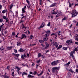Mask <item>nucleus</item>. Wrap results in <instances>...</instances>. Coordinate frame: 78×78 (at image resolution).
I'll use <instances>...</instances> for the list:
<instances>
[{
  "mask_svg": "<svg viewBox=\"0 0 78 78\" xmlns=\"http://www.w3.org/2000/svg\"><path fill=\"white\" fill-rule=\"evenodd\" d=\"M70 64V62H68V63L65 64L64 65L65 67H68L69 66V64Z\"/></svg>",
  "mask_w": 78,
  "mask_h": 78,
  "instance_id": "8",
  "label": "nucleus"
},
{
  "mask_svg": "<svg viewBox=\"0 0 78 78\" xmlns=\"http://www.w3.org/2000/svg\"><path fill=\"white\" fill-rule=\"evenodd\" d=\"M6 11H7V10H3L2 11V13H3V14H4V13H5V12H6Z\"/></svg>",
  "mask_w": 78,
  "mask_h": 78,
  "instance_id": "36",
  "label": "nucleus"
},
{
  "mask_svg": "<svg viewBox=\"0 0 78 78\" xmlns=\"http://www.w3.org/2000/svg\"><path fill=\"white\" fill-rule=\"evenodd\" d=\"M23 28H27V27H25V26H24V25H23Z\"/></svg>",
  "mask_w": 78,
  "mask_h": 78,
  "instance_id": "46",
  "label": "nucleus"
},
{
  "mask_svg": "<svg viewBox=\"0 0 78 78\" xmlns=\"http://www.w3.org/2000/svg\"><path fill=\"white\" fill-rule=\"evenodd\" d=\"M24 57V58H27V55H26V54H25V53L23 55H22L21 58H22V59H25Z\"/></svg>",
  "mask_w": 78,
  "mask_h": 78,
  "instance_id": "12",
  "label": "nucleus"
},
{
  "mask_svg": "<svg viewBox=\"0 0 78 78\" xmlns=\"http://www.w3.org/2000/svg\"><path fill=\"white\" fill-rule=\"evenodd\" d=\"M12 34L13 36H15L16 35V33L15 32H13L12 33Z\"/></svg>",
  "mask_w": 78,
  "mask_h": 78,
  "instance_id": "35",
  "label": "nucleus"
},
{
  "mask_svg": "<svg viewBox=\"0 0 78 78\" xmlns=\"http://www.w3.org/2000/svg\"><path fill=\"white\" fill-rule=\"evenodd\" d=\"M39 41L40 43H41V44H43V43H44V41L43 40H39Z\"/></svg>",
  "mask_w": 78,
  "mask_h": 78,
  "instance_id": "19",
  "label": "nucleus"
},
{
  "mask_svg": "<svg viewBox=\"0 0 78 78\" xmlns=\"http://www.w3.org/2000/svg\"><path fill=\"white\" fill-rule=\"evenodd\" d=\"M40 62H41V60H38L36 62L37 64H39V63Z\"/></svg>",
  "mask_w": 78,
  "mask_h": 78,
  "instance_id": "38",
  "label": "nucleus"
},
{
  "mask_svg": "<svg viewBox=\"0 0 78 78\" xmlns=\"http://www.w3.org/2000/svg\"><path fill=\"white\" fill-rule=\"evenodd\" d=\"M3 22V19H2L0 18V22Z\"/></svg>",
  "mask_w": 78,
  "mask_h": 78,
  "instance_id": "44",
  "label": "nucleus"
},
{
  "mask_svg": "<svg viewBox=\"0 0 78 78\" xmlns=\"http://www.w3.org/2000/svg\"><path fill=\"white\" fill-rule=\"evenodd\" d=\"M16 68L17 70H20L21 69L20 68H19L17 66H16Z\"/></svg>",
  "mask_w": 78,
  "mask_h": 78,
  "instance_id": "33",
  "label": "nucleus"
},
{
  "mask_svg": "<svg viewBox=\"0 0 78 78\" xmlns=\"http://www.w3.org/2000/svg\"><path fill=\"white\" fill-rule=\"evenodd\" d=\"M55 9H54L52 11V12H51L52 14H57L58 13V11H57L56 12H55Z\"/></svg>",
  "mask_w": 78,
  "mask_h": 78,
  "instance_id": "7",
  "label": "nucleus"
},
{
  "mask_svg": "<svg viewBox=\"0 0 78 78\" xmlns=\"http://www.w3.org/2000/svg\"><path fill=\"white\" fill-rule=\"evenodd\" d=\"M21 44V43L20 42H17V46H19L20 45V44Z\"/></svg>",
  "mask_w": 78,
  "mask_h": 78,
  "instance_id": "20",
  "label": "nucleus"
},
{
  "mask_svg": "<svg viewBox=\"0 0 78 78\" xmlns=\"http://www.w3.org/2000/svg\"><path fill=\"white\" fill-rule=\"evenodd\" d=\"M45 26V23H43L41 25V26H40V27H39L38 28L40 29V28H41L44 27Z\"/></svg>",
  "mask_w": 78,
  "mask_h": 78,
  "instance_id": "6",
  "label": "nucleus"
},
{
  "mask_svg": "<svg viewBox=\"0 0 78 78\" xmlns=\"http://www.w3.org/2000/svg\"><path fill=\"white\" fill-rule=\"evenodd\" d=\"M62 47V45H60L59 46V48H61Z\"/></svg>",
  "mask_w": 78,
  "mask_h": 78,
  "instance_id": "37",
  "label": "nucleus"
},
{
  "mask_svg": "<svg viewBox=\"0 0 78 78\" xmlns=\"http://www.w3.org/2000/svg\"><path fill=\"white\" fill-rule=\"evenodd\" d=\"M75 44H77V45H78V42H75Z\"/></svg>",
  "mask_w": 78,
  "mask_h": 78,
  "instance_id": "64",
  "label": "nucleus"
},
{
  "mask_svg": "<svg viewBox=\"0 0 78 78\" xmlns=\"http://www.w3.org/2000/svg\"><path fill=\"white\" fill-rule=\"evenodd\" d=\"M18 74H19V75H20V74H21V72H18Z\"/></svg>",
  "mask_w": 78,
  "mask_h": 78,
  "instance_id": "53",
  "label": "nucleus"
},
{
  "mask_svg": "<svg viewBox=\"0 0 78 78\" xmlns=\"http://www.w3.org/2000/svg\"><path fill=\"white\" fill-rule=\"evenodd\" d=\"M12 75L13 76H14V72L12 73Z\"/></svg>",
  "mask_w": 78,
  "mask_h": 78,
  "instance_id": "41",
  "label": "nucleus"
},
{
  "mask_svg": "<svg viewBox=\"0 0 78 78\" xmlns=\"http://www.w3.org/2000/svg\"><path fill=\"white\" fill-rule=\"evenodd\" d=\"M3 19H6V16H3Z\"/></svg>",
  "mask_w": 78,
  "mask_h": 78,
  "instance_id": "50",
  "label": "nucleus"
},
{
  "mask_svg": "<svg viewBox=\"0 0 78 78\" xmlns=\"http://www.w3.org/2000/svg\"><path fill=\"white\" fill-rule=\"evenodd\" d=\"M42 56V55L41 54V53H39L38 54V58H40L41 56Z\"/></svg>",
  "mask_w": 78,
  "mask_h": 78,
  "instance_id": "25",
  "label": "nucleus"
},
{
  "mask_svg": "<svg viewBox=\"0 0 78 78\" xmlns=\"http://www.w3.org/2000/svg\"><path fill=\"white\" fill-rule=\"evenodd\" d=\"M69 72H72V73H73V71H72V69H70L69 70Z\"/></svg>",
  "mask_w": 78,
  "mask_h": 78,
  "instance_id": "42",
  "label": "nucleus"
},
{
  "mask_svg": "<svg viewBox=\"0 0 78 78\" xmlns=\"http://www.w3.org/2000/svg\"><path fill=\"white\" fill-rule=\"evenodd\" d=\"M1 77L2 78H5V75H2Z\"/></svg>",
  "mask_w": 78,
  "mask_h": 78,
  "instance_id": "40",
  "label": "nucleus"
},
{
  "mask_svg": "<svg viewBox=\"0 0 78 78\" xmlns=\"http://www.w3.org/2000/svg\"><path fill=\"white\" fill-rule=\"evenodd\" d=\"M4 50V48H3V46H2L0 47V50L2 51H3V50Z\"/></svg>",
  "mask_w": 78,
  "mask_h": 78,
  "instance_id": "16",
  "label": "nucleus"
},
{
  "mask_svg": "<svg viewBox=\"0 0 78 78\" xmlns=\"http://www.w3.org/2000/svg\"><path fill=\"white\" fill-rule=\"evenodd\" d=\"M30 39H33V35H30Z\"/></svg>",
  "mask_w": 78,
  "mask_h": 78,
  "instance_id": "43",
  "label": "nucleus"
},
{
  "mask_svg": "<svg viewBox=\"0 0 78 78\" xmlns=\"http://www.w3.org/2000/svg\"><path fill=\"white\" fill-rule=\"evenodd\" d=\"M13 6V5H12L10 6V9H12V7Z\"/></svg>",
  "mask_w": 78,
  "mask_h": 78,
  "instance_id": "47",
  "label": "nucleus"
},
{
  "mask_svg": "<svg viewBox=\"0 0 78 78\" xmlns=\"http://www.w3.org/2000/svg\"><path fill=\"white\" fill-rule=\"evenodd\" d=\"M27 57H29L30 56V55H29V54L28 53H27Z\"/></svg>",
  "mask_w": 78,
  "mask_h": 78,
  "instance_id": "56",
  "label": "nucleus"
},
{
  "mask_svg": "<svg viewBox=\"0 0 78 78\" xmlns=\"http://www.w3.org/2000/svg\"><path fill=\"white\" fill-rule=\"evenodd\" d=\"M56 5V3H53L50 6V7H53L54 6H55Z\"/></svg>",
  "mask_w": 78,
  "mask_h": 78,
  "instance_id": "13",
  "label": "nucleus"
},
{
  "mask_svg": "<svg viewBox=\"0 0 78 78\" xmlns=\"http://www.w3.org/2000/svg\"><path fill=\"white\" fill-rule=\"evenodd\" d=\"M58 61H58V60L55 61L51 63V65H52V66H56L57 64H58Z\"/></svg>",
  "mask_w": 78,
  "mask_h": 78,
  "instance_id": "4",
  "label": "nucleus"
},
{
  "mask_svg": "<svg viewBox=\"0 0 78 78\" xmlns=\"http://www.w3.org/2000/svg\"><path fill=\"white\" fill-rule=\"evenodd\" d=\"M76 72L78 73V69H76Z\"/></svg>",
  "mask_w": 78,
  "mask_h": 78,
  "instance_id": "57",
  "label": "nucleus"
},
{
  "mask_svg": "<svg viewBox=\"0 0 78 78\" xmlns=\"http://www.w3.org/2000/svg\"><path fill=\"white\" fill-rule=\"evenodd\" d=\"M45 32L46 34L44 35V36H45V37H48L49 36V35L51 34L50 33V30L47 31H45Z\"/></svg>",
  "mask_w": 78,
  "mask_h": 78,
  "instance_id": "3",
  "label": "nucleus"
},
{
  "mask_svg": "<svg viewBox=\"0 0 78 78\" xmlns=\"http://www.w3.org/2000/svg\"><path fill=\"white\" fill-rule=\"evenodd\" d=\"M26 2L27 3L28 5H30V1L28 0H26Z\"/></svg>",
  "mask_w": 78,
  "mask_h": 78,
  "instance_id": "28",
  "label": "nucleus"
},
{
  "mask_svg": "<svg viewBox=\"0 0 78 78\" xmlns=\"http://www.w3.org/2000/svg\"><path fill=\"white\" fill-rule=\"evenodd\" d=\"M70 56L71 57H72L73 58L74 57L73 54V51H72L71 53H70Z\"/></svg>",
  "mask_w": 78,
  "mask_h": 78,
  "instance_id": "14",
  "label": "nucleus"
},
{
  "mask_svg": "<svg viewBox=\"0 0 78 78\" xmlns=\"http://www.w3.org/2000/svg\"><path fill=\"white\" fill-rule=\"evenodd\" d=\"M13 55H15V56H16L17 58L19 57V56H20V55L18 54H13Z\"/></svg>",
  "mask_w": 78,
  "mask_h": 78,
  "instance_id": "21",
  "label": "nucleus"
},
{
  "mask_svg": "<svg viewBox=\"0 0 78 78\" xmlns=\"http://www.w3.org/2000/svg\"><path fill=\"white\" fill-rule=\"evenodd\" d=\"M9 68H10V67L9 66H7L6 68V69H7V70H9Z\"/></svg>",
  "mask_w": 78,
  "mask_h": 78,
  "instance_id": "39",
  "label": "nucleus"
},
{
  "mask_svg": "<svg viewBox=\"0 0 78 78\" xmlns=\"http://www.w3.org/2000/svg\"><path fill=\"white\" fill-rule=\"evenodd\" d=\"M48 47H49V44L47 43H46V46L44 48H42V50H45V49H48Z\"/></svg>",
  "mask_w": 78,
  "mask_h": 78,
  "instance_id": "5",
  "label": "nucleus"
},
{
  "mask_svg": "<svg viewBox=\"0 0 78 78\" xmlns=\"http://www.w3.org/2000/svg\"><path fill=\"white\" fill-rule=\"evenodd\" d=\"M26 5H25L24 7V8L23 9H25L26 8Z\"/></svg>",
  "mask_w": 78,
  "mask_h": 78,
  "instance_id": "59",
  "label": "nucleus"
},
{
  "mask_svg": "<svg viewBox=\"0 0 78 78\" xmlns=\"http://www.w3.org/2000/svg\"><path fill=\"white\" fill-rule=\"evenodd\" d=\"M70 74L69 73H68V75H67V76L68 78H70Z\"/></svg>",
  "mask_w": 78,
  "mask_h": 78,
  "instance_id": "27",
  "label": "nucleus"
},
{
  "mask_svg": "<svg viewBox=\"0 0 78 78\" xmlns=\"http://www.w3.org/2000/svg\"><path fill=\"white\" fill-rule=\"evenodd\" d=\"M56 17H59V14L58 13L57 15L56 16Z\"/></svg>",
  "mask_w": 78,
  "mask_h": 78,
  "instance_id": "55",
  "label": "nucleus"
},
{
  "mask_svg": "<svg viewBox=\"0 0 78 78\" xmlns=\"http://www.w3.org/2000/svg\"><path fill=\"white\" fill-rule=\"evenodd\" d=\"M11 71L12 72H14V70L13 69H11Z\"/></svg>",
  "mask_w": 78,
  "mask_h": 78,
  "instance_id": "61",
  "label": "nucleus"
},
{
  "mask_svg": "<svg viewBox=\"0 0 78 78\" xmlns=\"http://www.w3.org/2000/svg\"><path fill=\"white\" fill-rule=\"evenodd\" d=\"M41 46H42L43 47H45V46L44 45L42 44H41Z\"/></svg>",
  "mask_w": 78,
  "mask_h": 78,
  "instance_id": "54",
  "label": "nucleus"
},
{
  "mask_svg": "<svg viewBox=\"0 0 78 78\" xmlns=\"http://www.w3.org/2000/svg\"><path fill=\"white\" fill-rule=\"evenodd\" d=\"M12 46L8 47L7 48V49L9 50H11L12 49Z\"/></svg>",
  "mask_w": 78,
  "mask_h": 78,
  "instance_id": "18",
  "label": "nucleus"
},
{
  "mask_svg": "<svg viewBox=\"0 0 78 78\" xmlns=\"http://www.w3.org/2000/svg\"><path fill=\"white\" fill-rule=\"evenodd\" d=\"M69 7H71L72 6V4H70V3H69Z\"/></svg>",
  "mask_w": 78,
  "mask_h": 78,
  "instance_id": "60",
  "label": "nucleus"
},
{
  "mask_svg": "<svg viewBox=\"0 0 78 78\" xmlns=\"http://www.w3.org/2000/svg\"><path fill=\"white\" fill-rule=\"evenodd\" d=\"M2 2L3 3H5L6 2V1H5V0H3L2 1Z\"/></svg>",
  "mask_w": 78,
  "mask_h": 78,
  "instance_id": "63",
  "label": "nucleus"
},
{
  "mask_svg": "<svg viewBox=\"0 0 78 78\" xmlns=\"http://www.w3.org/2000/svg\"><path fill=\"white\" fill-rule=\"evenodd\" d=\"M63 50H67V47H64L63 48Z\"/></svg>",
  "mask_w": 78,
  "mask_h": 78,
  "instance_id": "32",
  "label": "nucleus"
},
{
  "mask_svg": "<svg viewBox=\"0 0 78 78\" xmlns=\"http://www.w3.org/2000/svg\"><path fill=\"white\" fill-rule=\"evenodd\" d=\"M33 75H38V73H37V72L36 71H34V73H32Z\"/></svg>",
  "mask_w": 78,
  "mask_h": 78,
  "instance_id": "15",
  "label": "nucleus"
},
{
  "mask_svg": "<svg viewBox=\"0 0 78 78\" xmlns=\"http://www.w3.org/2000/svg\"><path fill=\"white\" fill-rule=\"evenodd\" d=\"M72 17H75L76 16L77 14H78V12H76V10H74L72 13Z\"/></svg>",
  "mask_w": 78,
  "mask_h": 78,
  "instance_id": "2",
  "label": "nucleus"
},
{
  "mask_svg": "<svg viewBox=\"0 0 78 78\" xmlns=\"http://www.w3.org/2000/svg\"><path fill=\"white\" fill-rule=\"evenodd\" d=\"M28 78H32V77H34V76H31L30 75H28Z\"/></svg>",
  "mask_w": 78,
  "mask_h": 78,
  "instance_id": "30",
  "label": "nucleus"
},
{
  "mask_svg": "<svg viewBox=\"0 0 78 78\" xmlns=\"http://www.w3.org/2000/svg\"><path fill=\"white\" fill-rule=\"evenodd\" d=\"M52 35H54V36H55L56 37H57V34H54V33H52L51 35V36H52Z\"/></svg>",
  "mask_w": 78,
  "mask_h": 78,
  "instance_id": "26",
  "label": "nucleus"
},
{
  "mask_svg": "<svg viewBox=\"0 0 78 78\" xmlns=\"http://www.w3.org/2000/svg\"><path fill=\"white\" fill-rule=\"evenodd\" d=\"M44 72H43V71H41V73H40V74H41V75H42V73H43Z\"/></svg>",
  "mask_w": 78,
  "mask_h": 78,
  "instance_id": "62",
  "label": "nucleus"
},
{
  "mask_svg": "<svg viewBox=\"0 0 78 78\" xmlns=\"http://www.w3.org/2000/svg\"><path fill=\"white\" fill-rule=\"evenodd\" d=\"M14 51L15 53H17V51L16 49L14 50Z\"/></svg>",
  "mask_w": 78,
  "mask_h": 78,
  "instance_id": "48",
  "label": "nucleus"
},
{
  "mask_svg": "<svg viewBox=\"0 0 78 78\" xmlns=\"http://www.w3.org/2000/svg\"><path fill=\"white\" fill-rule=\"evenodd\" d=\"M55 45L56 47V48L57 49H59V47H58L59 44L58 43H55Z\"/></svg>",
  "mask_w": 78,
  "mask_h": 78,
  "instance_id": "11",
  "label": "nucleus"
},
{
  "mask_svg": "<svg viewBox=\"0 0 78 78\" xmlns=\"http://www.w3.org/2000/svg\"><path fill=\"white\" fill-rule=\"evenodd\" d=\"M9 78V76L7 75H5V78Z\"/></svg>",
  "mask_w": 78,
  "mask_h": 78,
  "instance_id": "52",
  "label": "nucleus"
},
{
  "mask_svg": "<svg viewBox=\"0 0 78 78\" xmlns=\"http://www.w3.org/2000/svg\"><path fill=\"white\" fill-rule=\"evenodd\" d=\"M25 9H22V13H25V11L24 10Z\"/></svg>",
  "mask_w": 78,
  "mask_h": 78,
  "instance_id": "29",
  "label": "nucleus"
},
{
  "mask_svg": "<svg viewBox=\"0 0 78 78\" xmlns=\"http://www.w3.org/2000/svg\"><path fill=\"white\" fill-rule=\"evenodd\" d=\"M48 40V37H45L44 38V41H46L47 40Z\"/></svg>",
  "mask_w": 78,
  "mask_h": 78,
  "instance_id": "17",
  "label": "nucleus"
},
{
  "mask_svg": "<svg viewBox=\"0 0 78 78\" xmlns=\"http://www.w3.org/2000/svg\"><path fill=\"white\" fill-rule=\"evenodd\" d=\"M22 37L21 38V39L22 40L23 38H27V36L25 34H22V35L21 36Z\"/></svg>",
  "mask_w": 78,
  "mask_h": 78,
  "instance_id": "10",
  "label": "nucleus"
},
{
  "mask_svg": "<svg viewBox=\"0 0 78 78\" xmlns=\"http://www.w3.org/2000/svg\"><path fill=\"white\" fill-rule=\"evenodd\" d=\"M5 20H6V21H5L6 22V23H8V17H7V18H6Z\"/></svg>",
  "mask_w": 78,
  "mask_h": 78,
  "instance_id": "51",
  "label": "nucleus"
},
{
  "mask_svg": "<svg viewBox=\"0 0 78 78\" xmlns=\"http://www.w3.org/2000/svg\"><path fill=\"white\" fill-rule=\"evenodd\" d=\"M3 25H4V24L2 23V25H1V26H0V31H2V27H3Z\"/></svg>",
  "mask_w": 78,
  "mask_h": 78,
  "instance_id": "23",
  "label": "nucleus"
},
{
  "mask_svg": "<svg viewBox=\"0 0 78 78\" xmlns=\"http://www.w3.org/2000/svg\"><path fill=\"white\" fill-rule=\"evenodd\" d=\"M74 51H78V49H77V48H75Z\"/></svg>",
  "mask_w": 78,
  "mask_h": 78,
  "instance_id": "45",
  "label": "nucleus"
},
{
  "mask_svg": "<svg viewBox=\"0 0 78 78\" xmlns=\"http://www.w3.org/2000/svg\"><path fill=\"white\" fill-rule=\"evenodd\" d=\"M19 51H20V52H23V51H24V50L23 49L20 48L19 50Z\"/></svg>",
  "mask_w": 78,
  "mask_h": 78,
  "instance_id": "22",
  "label": "nucleus"
},
{
  "mask_svg": "<svg viewBox=\"0 0 78 78\" xmlns=\"http://www.w3.org/2000/svg\"><path fill=\"white\" fill-rule=\"evenodd\" d=\"M52 72L53 73H57L58 72V71H57L58 69H59V67H54L52 68Z\"/></svg>",
  "mask_w": 78,
  "mask_h": 78,
  "instance_id": "1",
  "label": "nucleus"
},
{
  "mask_svg": "<svg viewBox=\"0 0 78 78\" xmlns=\"http://www.w3.org/2000/svg\"><path fill=\"white\" fill-rule=\"evenodd\" d=\"M51 25V23L50 22H49L48 24L47 25V26H48V27H50V26Z\"/></svg>",
  "mask_w": 78,
  "mask_h": 78,
  "instance_id": "34",
  "label": "nucleus"
},
{
  "mask_svg": "<svg viewBox=\"0 0 78 78\" xmlns=\"http://www.w3.org/2000/svg\"><path fill=\"white\" fill-rule=\"evenodd\" d=\"M67 19V17H65L63 18V19H62V21L63 22V21L64 20H66Z\"/></svg>",
  "mask_w": 78,
  "mask_h": 78,
  "instance_id": "31",
  "label": "nucleus"
},
{
  "mask_svg": "<svg viewBox=\"0 0 78 78\" xmlns=\"http://www.w3.org/2000/svg\"><path fill=\"white\" fill-rule=\"evenodd\" d=\"M28 75V74L27 73H26L25 72H23V73L22 74V76L23 78V75Z\"/></svg>",
  "mask_w": 78,
  "mask_h": 78,
  "instance_id": "24",
  "label": "nucleus"
},
{
  "mask_svg": "<svg viewBox=\"0 0 78 78\" xmlns=\"http://www.w3.org/2000/svg\"><path fill=\"white\" fill-rule=\"evenodd\" d=\"M66 43L67 44H69H69H72L73 43V41L72 40H69L66 41Z\"/></svg>",
  "mask_w": 78,
  "mask_h": 78,
  "instance_id": "9",
  "label": "nucleus"
},
{
  "mask_svg": "<svg viewBox=\"0 0 78 78\" xmlns=\"http://www.w3.org/2000/svg\"><path fill=\"white\" fill-rule=\"evenodd\" d=\"M12 10V9H10V10H9V12H12V11H11V10Z\"/></svg>",
  "mask_w": 78,
  "mask_h": 78,
  "instance_id": "58",
  "label": "nucleus"
},
{
  "mask_svg": "<svg viewBox=\"0 0 78 78\" xmlns=\"http://www.w3.org/2000/svg\"><path fill=\"white\" fill-rule=\"evenodd\" d=\"M22 22H23V21L22 19H21L20 20V23H22Z\"/></svg>",
  "mask_w": 78,
  "mask_h": 78,
  "instance_id": "49",
  "label": "nucleus"
}]
</instances>
